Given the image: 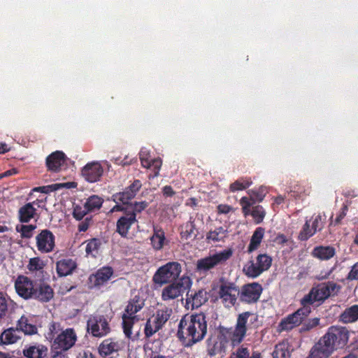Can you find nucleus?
I'll return each instance as SVG.
<instances>
[{"mask_svg":"<svg viewBox=\"0 0 358 358\" xmlns=\"http://www.w3.org/2000/svg\"><path fill=\"white\" fill-rule=\"evenodd\" d=\"M207 324L203 314L185 315L178 324V336L186 346H190L206 336Z\"/></svg>","mask_w":358,"mask_h":358,"instance_id":"obj_1","label":"nucleus"},{"mask_svg":"<svg viewBox=\"0 0 358 358\" xmlns=\"http://www.w3.org/2000/svg\"><path fill=\"white\" fill-rule=\"evenodd\" d=\"M45 337L51 346L58 352H66L72 348L77 340V333L73 328L64 329L58 322H51Z\"/></svg>","mask_w":358,"mask_h":358,"instance_id":"obj_2","label":"nucleus"},{"mask_svg":"<svg viewBox=\"0 0 358 358\" xmlns=\"http://www.w3.org/2000/svg\"><path fill=\"white\" fill-rule=\"evenodd\" d=\"M339 288L340 287L333 282L319 284L313 287L301 299V304L310 306L317 301H324L330 296L335 294Z\"/></svg>","mask_w":358,"mask_h":358,"instance_id":"obj_3","label":"nucleus"},{"mask_svg":"<svg viewBox=\"0 0 358 358\" xmlns=\"http://www.w3.org/2000/svg\"><path fill=\"white\" fill-rule=\"evenodd\" d=\"M232 254V250L227 248L200 259L196 262V269L199 273H205L215 266L225 263Z\"/></svg>","mask_w":358,"mask_h":358,"instance_id":"obj_4","label":"nucleus"},{"mask_svg":"<svg viewBox=\"0 0 358 358\" xmlns=\"http://www.w3.org/2000/svg\"><path fill=\"white\" fill-rule=\"evenodd\" d=\"M181 273L180 264L176 262H169L159 267L153 276L155 283L162 285L176 280Z\"/></svg>","mask_w":358,"mask_h":358,"instance_id":"obj_5","label":"nucleus"},{"mask_svg":"<svg viewBox=\"0 0 358 358\" xmlns=\"http://www.w3.org/2000/svg\"><path fill=\"white\" fill-rule=\"evenodd\" d=\"M192 281L187 276H182L178 281L166 286L162 292V299L168 301L177 299L190 289Z\"/></svg>","mask_w":358,"mask_h":358,"instance_id":"obj_6","label":"nucleus"},{"mask_svg":"<svg viewBox=\"0 0 358 358\" xmlns=\"http://www.w3.org/2000/svg\"><path fill=\"white\" fill-rule=\"evenodd\" d=\"M172 313V309L164 307L157 310L146 322L145 334L146 336H152L158 331L164 324L169 320Z\"/></svg>","mask_w":358,"mask_h":358,"instance_id":"obj_7","label":"nucleus"},{"mask_svg":"<svg viewBox=\"0 0 358 358\" xmlns=\"http://www.w3.org/2000/svg\"><path fill=\"white\" fill-rule=\"evenodd\" d=\"M271 261V258L268 255H259L255 261H250L244 266L243 271L246 275L256 278L269 268Z\"/></svg>","mask_w":358,"mask_h":358,"instance_id":"obj_8","label":"nucleus"},{"mask_svg":"<svg viewBox=\"0 0 358 358\" xmlns=\"http://www.w3.org/2000/svg\"><path fill=\"white\" fill-rule=\"evenodd\" d=\"M87 331L94 337H103L109 333L110 327L104 316L93 315L87 320Z\"/></svg>","mask_w":358,"mask_h":358,"instance_id":"obj_9","label":"nucleus"},{"mask_svg":"<svg viewBox=\"0 0 358 358\" xmlns=\"http://www.w3.org/2000/svg\"><path fill=\"white\" fill-rule=\"evenodd\" d=\"M324 336L328 341H330V344L336 350L343 348L347 344L349 338V332L345 327H331Z\"/></svg>","mask_w":358,"mask_h":358,"instance_id":"obj_10","label":"nucleus"},{"mask_svg":"<svg viewBox=\"0 0 358 358\" xmlns=\"http://www.w3.org/2000/svg\"><path fill=\"white\" fill-rule=\"evenodd\" d=\"M303 307L299 309L292 315L288 316L283 320L281 323V327L283 330H289L296 326L299 325L302 321L306 318L311 312V308L306 304H302Z\"/></svg>","mask_w":358,"mask_h":358,"instance_id":"obj_11","label":"nucleus"},{"mask_svg":"<svg viewBox=\"0 0 358 358\" xmlns=\"http://www.w3.org/2000/svg\"><path fill=\"white\" fill-rule=\"evenodd\" d=\"M262 292L261 285L257 282H252L245 285L239 292L241 301L248 303L256 302L260 297Z\"/></svg>","mask_w":358,"mask_h":358,"instance_id":"obj_12","label":"nucleus"},{"mask_svg":"<svg viewBox=\"0 0 358 358\" xmlns=\"http://www.w3.org/2000/svg\"><path fill=\"white\" fill-rule=\"evenodd\" d=\"M334 350L330 341L323 336L311 348L308 358H327Z\"/></svg>","mask_w":358,"mask_h":358,"instance_id":"obj_13","label":"nucleus"},{"mask_svg":"<svg viewBox=\"0 0 358 358\" xmlns=\"http://www.w3.org/2000/svg\"><path fill=\"white\" fill-rule=\"evenodd\" d=\"M36 247L38 251L48 253L53 250L55 248V236L48 230L44 229L36 237Z\"/></svg>","mask_w":358,"mask_h":358,"instance_id":"obj_14","label":"nucleus"},{"mask_svg":"<svg viewBox=\"0 0 358 358\" xmlns=\"http://www.w3.org/2000/svg\"><path fill=\"white\" fill-rule=\"evenodd\" d=\"M219 296L225 306L231 307L235 304L239 291L231 284H223L220 286Z\"/></svg>","mask_w":358,"mask_h":358,"instance_id":"obj_15","label":"nucleus"},{"mask_svg":"<svg viewBox=\"0 0 358 358\" xmlns=\"http://www.w3.org/2000/svg\"><path fill=\"white\" fill-rule=\"evenodd\" d=\"M15 288L18 295L25 299L33 296L34 286L32 281L26 276L17 277L15 282Z\"/></svg>","mask_w":358,"mask_h":358,"instance_id":"obj_16","label":"nucleus"},{"mask_svg":"<svg viewBox=\"0 0 358 358\" xmlns=\"http://www.w3.org/2000/svg\"><path fill=\"white\" fill-rule=\"evenodd\" d=\"M103 172V168L98 162L87 164L82 169V176L90 182H94L99 180Z\"/></svg>","mask_w":358,"mask_h":358,"instance_id":"obj_17","label":"nucleus"},{"mask_svg":"<svg viewBox=\"0 0 358 358\" xmlns=\"http://www.w3.org/2000/svg\"><path fill=\"white\" fill-rule=\"evenodd\" d=\"M207 301V292L203 289L199 291H188L187 293L185 306L187 309H194L200 307Z\"/></svg>","mask_w":358,"mask_h":358,"instance_id":"obj_18","label":"nucleus"},{"mask_svg":"<svg viewBox=\"0 0 358 358\" xmlns=\"http://www.w3.org/2000/svg\"><path fill=\"white\" fill-rule=\"evenodd\" d=\"M228 341L221 331L217 338H210L208 343V352L211 356L225 352Z\"/></svg>","mask_w":358,"mask_h":358,"instance_id":"obj_19","label":"nucleus"},{"mask_svg":"<svg viewBox=\"0 0 358 358\" xmlns=\"http://www.w3.org/2000/svg\"><path fill=\"white\" fill-rule=\"evenodd\" d=\"M136 222V214L134 212L126 213L117 222V232L123 237L126 236L131 226Z\"/></svg>","mask_w":358,"mask_h":358,"instance_id":"obj_20","label":"nucleus"},{"mask_svg":"<svg viewBox=\"0 0 358 358\" xmlns=\"http://www.w3.org/2000/svg\"><path fill=\"white\" fill-rule=\"evenodd\" d=\"M224 334L225 338L229 342H231V345L233 347L238 345L243 340L245 336L246 333L244 331H242L241 328L235 327L231 329H226L222 331Z\"/></svg>","mask_w":358,"mask_h":358,"instance_id":"obj_21","label":"nucleus"},{"mask_svg":"<svg viewBox=\"0 0 358 358\" xmlns=\"http://www.w3.org/2000/svg\"><path fill=\"white\" fill-rule=\"evenodd\" d=\"M224 334L225 338L229 342H231V345L233 347L238 345L243 340L245 336L246 333L244 331H242L241 328L235 327L231 329H226L222 331Z\"/></svg>","mask_w":358,"mask_h":358,"instance_id":"obj_22","label":"nucleus"},{"mask_svg":"<svg viewBox=\"0 0 358 358\" xmlns=\"http://www.w3.org/2000/svg\"><path fill=\"white\" fill-rule=\"evenodd\" d=\"M113 274V271L110 267H103L99 269L95 274L90 275V280L94 285L99 286L109 280Z\"/></svg>","mask_w":358,"mask_h":358,"instance_id":"obj_23","label":"nucleus"},{"mask_svg":"<svg viewBox=\"0 0 358 358\" xmlns=\"http://www.w3.org/2000/svg\"><path fill=\"white\" fill-rule=\"evenodd\" d=\"M65 163V155L62 152L56 151L49 155L46 159L48 168L52 171H58Z\"/></svg>","mask_w":358,"mask_h":358,"instance_id":"obj_24","label":"nucleus"},{"mask_svg":"<svg viewBox=\"0 0 358 358\" xmlns=\"http://www.w3.org/2000/svg\"><path fill=\"white\" fill-rule=\"evenodd\" d=\"M121 344L113 339L104 340L99 347V352L101 356H107L113 352H117L121 348Z\"/></svg>","mask_w":358,"mask_h":358,"instance_id":"obj_25","label":"nucleus"},{"mask_svg":"<svg viewBox=\"0 0 358 358\" xmlns=\"http://www.w3.org/2000/svg\"><path fill=\"white\" fill-rule=\"evenodd\" d=\"M54 295L52 289L46 284H42L38 287L34 288L33 296L41 301H49Z\"/></svg>","mask_w":358,"mask_h":358,"instance_id":"obj_26","label":"nucleus"},{"mask_svg":"<svg viewBox=\"0 0 358 358\" xmlns=\"http://www.w3.org/2000/svg\"><path fill=\"white\" fill-rule=\"evenodd\" d=\"M20 339L18 329L9 328L1 334L0 343L3 345H10L17 343Z\"/></svg>","mask_w":358,"mask_h":358,"instance_id":"obj_27","label":"nucleus"},{"mask_svg":"<svg viewBox=\"0 0 358 358\" xmlns=\"http://www.w3.org/2000/svg\"><path fill=\"white\" fill-rule=\"evenodd\" d=\"M311 255L317 259L325 261L334 256L335 249L331 246H317L313 250Z\"/></svg>","mask_w":358,"mask_h":358,"instance_id":"obj_28","label":"nucleus"},{"mask_svg":"<svg viewBox=\"0 0 358 358\" xmlns=\"http://www.w3.org/2000/svg\"><path fill=\"white\" fill-rule=\"evenodd\" d=\"M48 348L42 345H30L23 350V355L27 358H43L46 355Z\"/></svg>","mask_w":358,"mask_h":358,"instance_id":"obj_29","label":"nucleus"},{"mask_svg":"<svg viewBox=\"0 0 358 358\" xmlns=\"http://www.w3.org/2000/svg\"><path fill=\"white\" fill-rule=\"evenodd\" d=\"M140 319L141 318L139 316L126 315V314H123V330L125 336L127 338H130L131 336L132 329L137 325V323L139 322Z\"/></svg>","mask_w":358,"mask_h":358,"instance_id":"obj_30","label":"nucleus"},{"mask_svg":"<svg viewBox=\"0 0 358 358\" xmlns=\"http://www.w3.org/2000/svg\"><path fill=\"white\" fill-rule=\"evenodd\" d=\"M38 205L35 201L28 203L24 206L21 207L19 210V217L22 222H28L31 218L34 217L36 212L34 206Z\"/></svg>","mask_w":358,"mask_h":358,"instance_id":"obj_31","label":"nucleus"},{"mask_svg":"<svg viewBox=\"0 0 358 358\" xmlns=\"http://www.w3.org/2000/svg\"><path fill=\"white\" fill-rule=\"evenodd\" d=\"M76 264L71 259H62L57 263V272L59 276L70 275L76 268Z\"/></svg>","mask_w":358,"mask_h":358,"instance_id":"obj_32","label":"nucleus"},{"mask_svg":"<svg viewBox=\"0 0 358 358\" xmlns=\"http://www.w3.org/2000/svg\"><path fill=\"white\" fill-rule=\"evenodd\" d=\"M144 306V301L140 297L134 296L129 303L125 308L124 314L126 315L138 316L135 315Z\"/></svg>","mask_w":358,"mask_h":358,"instance_id":"obj_33","label":"nucleus"},{"mask_svg":"<svg viewBox=\"0 0 358 358\" xmlns=\"http://www.w3.org/2000/svg\"><path fill=\"white\" fill-rule=\"evenodd\" d=\"M255 320V316L254 314L250 312H245L238 315L235 326L241 328L242 331L246 333L250 327V322H252Z\"/></svg>","mask_w":358,"mask_h":358,"instance_id":"obj_34","label":"nucleus"},{"mask_svg":"<svg viewBox=\"0 0 358 358\" xmlns=\"http://www.w3.org/2000/svg\"><path fill=\"white\" fill-rule=\"evenodd\" d=\"M228 232L223 227H220L210 231L206 235V241L208 243L222 241L227 236Z\"/></svg>","mask_w":358,"mask_h":358,"instance_id":"obj_35","label":"nucleus"},{"mask_svg":"<svg viewBox=\"0 0 358 358\" xmlns=\"http://www.w3.org/2000/svg\"><path fill=\"white\" fill-rule=\"evenodd\" d=\"M230 358H262L260 353L254 352L250 355L249 348L245 345H241L235 349Z\"/></svg>","mask_w":358,"mask_h":358,"instance_id":"obj_36","label":"nucleus"},{"mask_svg":"<svg viewBox=\"0 0 358 358\" xmlns=\"http://www.w3.org/2000/svg\"><path fill=\"white\" fill-rule=\"evenodd\" d=\"M17 328L18 331L20 330L27 335H33L37 333V327L31 324L25 316H22L18 320Z\"/></svg>","mask_w":358,"mask_h":358,"instance_id":"obj_37","label":"nucleus"},{"mask_svg":"<svg viewBox=\"0 0 358 358\" xmlns=\"http://www.w3.org/2000/svg\"><path fill=\"white\" fill-rule=\"evenodd\" d=\"M291 349L290 345L287 341H282L275 345L273 352V358H290Z\"/></svg>","mask_w":358,"mask_h":358,"instance_id":"obj_38","label":"nucleus"},{"mask_svg":"<svg viewBox=\"0 0 358 358\" xmlns=\"http://www.w3.org/2000/svg\"><path fill=\"white\" fill-rule=\"evenodd\" d=\"M341 319L344 323L355 322L358 320V305H353L345 309L341 314Z\"/></svg>","mask_w":358,"mask_h":358,"instance_id":"obj_39","label":"nucleus"},{"mask_svg":"<svg viewBox=\"0 0 358 358\" xmlns=\"http://www.w3.org/2000/svg\"><path fill=\"white\" fill-rule=\"evenodd\" d=\"M264 229L262 227H258L252 236L250 243L248 247V250L252 252L256 250L262 242L264 237Z\"/></svg>","mask_w":358,"mask_h":358,"instance_id":"obj_40","label":"nucleus"},{"mask_svg":"<svg viewBox=\"0 0 358 358\" xmlns=\"http://www.w3.org/2000/svg\"><path fill=\"white\" fill-rule=\"evenodd\" d=\"M195 224L190 218V220L181 227L180 235L184 239H189L192 237H196Z\"/></svg>","mask_w":358,"mask_h":358,"instance_id":"obj_41","label":"nucleus"},{"mask_svg":"<svg viewBox=\"0 0 358 358\" xmlns=\"http://www.w3.org/2000/svg\"><path fill=\"white\" fill-rule=\"evenodd\" d=\"M151 243L155 250H160L165 244L164 233L162 230H155L151 238Z\"/></svg>","mask_w":358,"mask_h":358,"instance_id":"obj_42","label":"nucleus"},{"mask_svg":"<svg viewBox=\"0 0 358 358\" xmlns=\"http://www.w3.org/2000/svg\"><path fill=\"white\" fill-rule=\"evenodd\" d=\"M310 220H306L301 231L299 234V238L301 241H306L310 237L313 236L317 231L310 224Z\"/></svg>","mask_w":358,"mask_h":358,"instance_id":"obj_43","label":"nucleus"},{"mask_svg":"<svg viewBox=\"0 0 358 358\" xmlns=\"http://www.w3.org/2000/svg\"><path fill=\"white\" fill-rule=\"evenodd\" d=\"M102 198L96 195H92L87 199L86 202L85 203V205L87 208L88 211L90 212L99 209L102 206Z\"/></svg>","mask_w":358,"mask_h":358,"instance_id":"obj_44","label":"nucleus"},{"mask_svg":"<svg viewBox=\"0 0 358 358\" xmlns=\"http://www.w3.org/2000/svg\"><path fill=\"white\" fill-rule=\"evenodd\" d=\"M76 185L75 182H64V183H58L54 184L52 185H49L47 187H39L34 189V191H40L41 192H47L48 190L55 191L59 188L65 187V188H73L76 187Z\"/></svg>","mask_w":358,"mask_h":358,"instance_id":"obj_45","label":"nucleus"},{"mask_svg":"<svg viewBox=\"0 0 358 358\" xmlns=\"http://www.w3.org/2000/svg\"><path fill=\"white\" fill-rule=\"evenodd\" d=\"M10 303L9 298L5 294L0 292V319L6 317Z\"/></svg>","mask_w":358,"mask_h":358,"instance_id":"obj_46","label":"nucleus"},{"mask_svg":"<svg viewBox=\"0 0 358 358\" xmlns=\"http://www.w3.org/2000/svg\"><path fill=\"white\" fill-rule=\"evenodd\" d=\"M325 214H317L313 215L309 220L311 221L310 224L315 229L316 231H321L324 226L326 220Z\"/></svg>","mask_w":358,"mask_h":358,"instance_id":"obj_47","label":"nucleus"},{"mask_svg":"<svg viewBox=\"0 0 358 358\" xmlns=\"http://www.w3.org/2000/svg\"><path fill=\"white\" fill-rule=\"evenodd\" d=\"M162 164V161L160 158H153L150 160L148 166H143L145 169H152L154 171L153 175L149 176L150 178H153L159 176V170Z\"/></svg>","mask_w":358,"mask_h":358,"instance_id":"obj_48","label":"nucleus"},{"mask_svg":"<svg viewBox=\"0 0 358 358\" xmlns=\"http://www.w3.org/2000/svg\"><path fill=\"white\" fill-rule=\"evenodd\" d=\"M134 197V193L130 192L127 189L113 196V201L115 203L122 202L123 204H127Z\"/></svg>","mask_w":358,"mask_h":358,"instance_id":"obj_49","label":"nucleus"},{"mask_svg":"<svg viewBox=\"0 0 358 358\" xmlns=\"http://www.w3.org/2000/svg\"><path fill=\"white\" fill-rule=\"evenodd\" d=\"M266 212L262 206H257L252 208L251 215L257 224L262 222L265 217Z\"/></svg>","mask_w":358,"mask_h":358,"instance_id":"obj_50","label":"nucleus"},{"mask_svg":"<svg viewBox=\"0 0 358 358\" xmlns=\"http://www.w3.org/2000/svg\"><path fill=\"white\" fill-rule=\"evenodd\" d=\"M36 229V226L33 224L17 226L16 229L21 234L24 238H30L33 234V231Z\"/></svg>","mask_w":358,"mask_h":358,"instance_id":"obj_51","label":"nucleus"},{"mask_svg":"<svg viewBox=\"0 0 358 358\" xmlns=\"http://www.w3.org/2000/svg\"><path fill=\"white\" fill-rule=\"evenodd\" d=\"M251 185V181L248 180H239L235 181L230 185V190L231 192H236L246 189Z\"/></svg>","mask_w":358,"mask_h":358,"instance_id":"obj_52","label":"nucleus"},{"mask_svg":"<svg viewBox=\"0 0 358 358\" xmlns=\"http://www.w3.org/2000/svg\"><path fill=\"white\" fill-rule=\"evenodd\" d=\"M44 266L43 262L38 257L31 258L27 266L31 271H36L42 269Z\"/></svg>","mask_w":358,"mask_h":358,"instance_id":"obj_53","label":"nucleus"},{"mask_svg":"<svg viewBox=\"0 0 358 358\" xmlns=\"http://www.w3.org/2000/svg\"><path fill=\"white\" fill-rule=\"evenodd\" d=\"M98 248V241L96 239H92L87 243L85 247V252L87 255H91L92 256L95 257Z\"/></svg>","mask_w":358,"mask_h":358,"instance_id":"obj_54","label":"nucleus"},{"mask_svg":"<svg viewBox=\"0 0 358 358\" xmlns=\"http://www.w3.org/2000/svg\"><path fill=\"white\" fill-rule=\"evenodd\" d=\"M139 159L142 166H148L150 159H153L150 156V151L146 148H142L139 152Z\"/></svg>","mask_w":358,"mask_h":358,"instance_id":"obj_55","label":"nucleus"},{"mask_svg":"<svg viewBox=\"0 0 358 358\" xmlns=\"http://www.w3.org/2000/svg\"><path fill=\"white\" fill-rule=\"evenodd\" d=\"M88 212L85 204L83 206H76L73 209V215L76 220H82Z\"/></svg>","mask_w":358,"mask_h":358,"instance_id":"obj_56","label":"nucleus"},{"mask_svg":"<svg viewBox=\"0 0 358 358\" xmlns=\"http://www.w3.org/2000/svg\"><path fill=\"white\" fill-rule=\"evenodd\" d=\"M320 319L318 317H315L311 319L303 324L301 330L302 331H309L311 329L315 327L319 324Z\"/></svg>","mask_w":358,"mask_h":358,"instance_id":"obj_57","label":"nucleus"},{"mask_svg":"<svg viewBox=\"0 0 358 358\" xmlns=\"http://www.w3.org/2000/svg\"><path fill=\"white\" fill-rule=\"evenodd\" d=\"M148 204L145 201L135 203L134 206H129V212L139 213L141 210H144L147 207Z\"/></svg>","mask_w":358,"mask_h":358,"instance_id":"obj_58","label":"nucleus"},{"mask_svg":"<svg viewBox=\"0 0 358 358\" xmlns=\"http://www.w3.org/2000/svg\"><path fill=\"white\" fill-rule=\"evenodd\" d=\"M348 279L353 280H358V262L355 263L351 268L348 275Z\"/></svg>","mask_w":358,"mask_h":358,"instance_id":"obj_59","label":"nucleus"},{"mask_svg":"<svg viewBox=\"0 0 358 358\" xmlns=\"http://www.w3.org/2000/svg\"><path fill=\"white\" fill-rule=\"evenodd\" d=\"M141 187V182L140 180H135L132 185H131L128 188H127L130 192L134 193V196H135L136 192Z\"/></svg>","mask_w":358,"mask_h":358,"instance_id":"obj_60","label":"nucleus"},{"mask_svg":"<svg viewBox=\"0 0 358 358\" xmlns=\"http://www.w3.org/2000/svg\"><path fill=\"white\" fill-rule=\"evenodd\" d=\"M260 192H261V194H256L254 190H250L248 192V194L250 195V196L252 199H256V200L261 201H262L263 197H264V189H261Z\"/></svg>","mask_w":358,"mask_h":358,"instance_id":"obj_61","label":"nucleus"},{"mask_svg":"<svg viewBox=\"0 0 358 358\" xmlns=\"http://www.w3.org/2000/svg\"><path fill=\"white\" fill-rule=\"evenodd\" d=\"M231 209L232 208L230 206L226 204H220L217 206L218 212L222 214L228 213Z\"/></svg>","mask_w":358,"mask_h":358,"instance_id":"obj_62","label":"nucleus"},{"mask_svg":"<svg viewBox=\"0 0 358 358\" xmlns=\"http://www.w3.org/2000/svg\"><path fill=\"white\" fill-rule=\"evenodd\" d=\"M90 221H91V219H89L88 217H87L84 222L80 223L78 225L79 230L80 231H87V229H88V227L90 226Z\"/></svg>","mask_w":358,"mask_h":358,"instance_id":"obj_63","label":"nucleus"},{"mask_svg":"<svg viewBox=\"0 0 358 358\" xmlns=\"http://www.w3.org/2000/svg\"><path fill=\"white\" fill-rule=\"evenodd\" d=\"M129 210V206L124 208V206L117 204L110 210V213H113L115 211H126L127 213H128Z\"/></svg>","mask_w":358,"mask_h":358,"instance_id":"obj_64","label":"nucleus"}]
</instances>
